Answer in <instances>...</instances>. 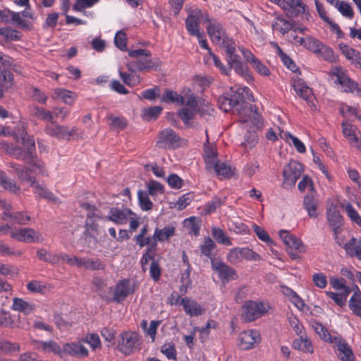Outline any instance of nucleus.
I'll use <instances>...</instances> for the list:
<instances>
[{
  "label": "nucleus",
  "mask_w": 361,
  "mask_h": 361,
  "mask_svg": "<svg viewBox=\"0 0 361 361\" xmlns=\"http://www.w3.org/2000/svg\"><path fill=\"white\" fill-rule=\"evenodd\" d=\"M228 68H231L239 75H245L248 72L247 66L240 61V56L235 52L228 54L226 56Z\"/></svg>",
  "instance_id": "23"
},
{
  "label": "nucleus",
  "mask_w": 361,
  "mask_h": 361,
  "mask_svg": "<svg viewBox=\"0 0 361 361\" xmlns=\"http://www.w3.org/2000/svg\"><path fill=\"white\" fill-rule=\"evenodd\" d=\"M347 255L361 260V238L352 237L347 243L341 245Z\"/></svg>",
  "instance_id": "24"
},
{
  "label": "nucleus",
  "mask_w": 361,
  "mask_h": 361,
  "mask_svg": "<svg viewBox=\"0 0 361 361\" xmlns=\"http://www.w3.org/2000/svg\"><path fill=\"white\" fill-rule=\"evenodd\" d=\"M149 195L147 191L139 190L137 191V199L140 209L142 211L151 210L153 207V203L149 199Z\"/></svg>",
  "instance_id": "48"
},
{
  "label": "nucleus",
  "mask_w": 361,
  "mask_h": 361,
  "mask_svg": "<svg viewBox=\"0 0 361 361\" xmlns=\"http://www.w3.org/2000/svg\"><path fill=\"white\" fill-rule=\"evenodd\" d=\"M39 347L41 348L45 352H53L55 354H60L61 349L60 346L56 342L53 341H40L39 343Z\"/></svg>",
  "instance_id": "62"
},
{
  "label": "nucleus",
  "mask_w": 361,
  "mask_h": 361,
  "mask_svg": "<svg viewBox=\"0 0 361 361\" xmlns=\"http://www.w3.org/2000/svg\"><path fill=\"white\" fill-rule=\"evenodd\" d=\"M16 139L18 142H21L25 148L24 149L5 140H0V149L17 159L25 161L29 164L31 169H25L22 166L16 163L11 164V168L14 169L16 175L21 181L27 182L30 184V186L34 190L33 192L36 197L43 198L53 202H58L59 198L56 197L53 192L37 183L36 178L31 176L29 173V171L33 170L42 176H47V172L44 169L43 162L39 160L36 157L34 137L28 135L24 126H22L16 135Z\"/></svg>",
  "instance_id": "1"
},
{
  "label": "nucleus",
  "mask_w": 361,
  "mask_h": 361,
  "mask_svg": "<svg viewBox=\"0 0 361 361\" xmlns=\"http://www.w3.org/2000/svg\"><path fill=\"white\" fill-rule=\"evenodd\" d=\"M212 268L218 274L219 278L223 282L236 280L238 278L236 271L219 258L212 259Z\"/></svg>",
  "instance_id": "13"
},
{
  "label": "nucleus",
  "mask_w": 361,
  "mask_h": 361,
  "mask_svg": "<svg viewBox=\"0 0 361 361\" xmlns=\"http://www.w3.org/2000/svg\"><path fill=\"white\" fill-rule=\"evenodd\" d=\"M81 267L92 271L104 269L105 265L99 259H92L88 258H82Z\"/></svg>",
  "instance_id": "51"
},
{
  "label": "nucleus",
  "mask_w": 361,
  "mask_h": 361,
  "mask_svg": "<svg viewBox=\"0 0 361 361\" xmlns=\"http://www.w3.org/2000/svg\"><path fill=\"white\" fill-rule=\"evenodd\" d=\"M333 74L336 78L335 82L339 84L344 92L355 93L361 97V85L352 80L342 68H336Z\"/></svg>",
  "instance_id": "9"
},
{
  "label": "nucleus",
  "mask_w": 361,
  "mask_h": 361,
  "mask_svg": "<svg viewBox=\"0 0 361 361\" xmlns=\"http://www.w3.org/2000/svg\"><path fill=\"white\" fill-rule=\"evenodd\" d=\"M184 227L188 229V233L197 236L200 235V224L197 218L190 216L184 220Z\"/></svg>",
  "instance_id": "47"
},
{
  "label": "nucleus",
  "mask_w": 361,
  "mask_h": 361,
  "mask_svg": "<svg viewBox=\"0 0 361 361\" xmlns=\"http://www.w3.org/2000/svg\"><path fill=\"white\" fill-rule=\"evenodd\" d=\"M202 20L204 23H208L207 31L212 42L216 44L224 42L227 35L222 24L216 19L209 18L206 13L202 15Z\"/></svg>",
  "instance_id": "7"
},
{
  "label": "nucleus",
  "mask_w": 361,
  "mask_h": 361,
  "mask_svg": "<svg viewBox=\"0 0 361 361\" xmlns=\"http://www.w3.org/2000/svg\"><path fill=\"white\" fill-rule=\"evenodd\" d=\"M216 247L215 242L210 237L204 238L203 244L200 246L201 254L207 257L210 259L211 264L212 263V259L216 258L214 257L215 255L213 254V251Z\"/></svg>",
  "instance_id": "43"
},
{
  "label": "nucleus",
  "mask_w": 361,
  "mask_h": 361,
  "mask_svg": "<svg viewBox=\"0 0 361 361\" xmlns=\"http://www.w3.org/2000/svg\"><path fill=\"white\" fill-rule=\"evenodd\" d=\"M12 61L11 57L0 51V64L4 67L0 71V80L2 82L11 81L13 80L12 73L6 69L11 66Z\"/></svg>",
  "instance_id": "34"
},
{
  "label": "nucleus",
  "mask_w": 361,
  "mask_h": 361,
  "mask_svg": "<svg viewBox=\"0 0 361 361\" xmlns=\"http://www.w3.org/2000/svg\"><path fill=\"white\" fill-rule=\"evenodd\" d=\"M270 308L269 305L261 301L247 300L242 306L241 318L244 322H254L264 316Z\"/></svg>",
  "instance_id": "4"
},
{
  "label": "nucleus",
  "mask_w": 361,
  "mask_h": 361,
  "mask_svg": "<svg viewBox=\"0 0 361 361\" xmlns=\"http://www.w3.org/2000/svg\"><path fill=\"white\" fill-rule=\"evenodd\" d=\"M11 309L14 311H18L27 315L34 312L35 305L28 302L22 298H14Z\"/></svg>",
  "instance_id": "36"
},
{
  "label": "nucleus",
  "mask_w": 361,
  "mask_h": 361,
  "mask_svg": "<svg viewBox=\"0 0 361 361\" xmlns=\"http://www.w3.org/2000/svg\"><path fill=\"white\" fill-rule=\"evenodd\" d=\"M303 171V166L297 161H291L283 171V184L294 186L300 178Z\"/></svg>",
  "instance_id": "12"
},
{
  "label": "nucleus",
  "mask_w": 361,
  "mask_h": 361,
  "mask_svg": "<svg viewBox=\"0 0 361 361\" xmlns=\"http://www.w3.org/2000/svg\"><path fill=\"white\" fill-rule=\"evenodd\" d=\"M260 340V334L257 330H247L239 335L238 345L243 350H250L259 343Z\"/></svg>",
  "instance_id": "19"
},
{
  "label": "nucleus",
  "mask_w": 361,
  "mask_h": 361,
  "mask_svg": "<svg viewBox=\"0 0 361 361\" xmlns=\"http://www.w3.org/2000/svg\"><path fill=\"white\" fill-rule=\"evenodd\" d=\"M293 22L284 18L282 16H277L272 22L273 30L279 32L282 35L288 34L293 29Z\"/></svg>",
  "instance_id": "31"
},
{
  "label": "nucleus",
  "mask_w": 361,
  "mask_h": 361,
  "mask_svg": "<svg viewBox=\"0 0 361 361\" xmlns=\"http://www.w3.org/2000/svg\"><path fill=\"white\" fill-rule=\"evenodd\" d=\"M20 351V345L6 339H0V353L6 355H13Z\"/></svg>",
  "instance_id": "42"
},
{
  "label": "nucleus",
  "mask_w": 361,
  "mask_h": 361,
  "mask_svg": "<svg viewBox=\"0 0 361 361\" xmlns=\"http://www.w3.org/2000/svg\"><path fill=\"white\" fill-rule=\"evenodd\" d=\"M204 61L206 64H212L217 68L220 73L225 75H229L231 73V68L226 67L220 60L219 57L214 54L212 51L204 56Z\"/></svg>",
  "instance_id": "35"
},
{
  "label": "nucleus",
  "mask_w": 361,
  "mask_h": 361,
  "mask_svg": "<svg viewBox=\"0 0 361 361\" xmlns=\"http://www.w3.org/2000/svg\"><path fill=\"white\" fill-rule=\"evenodd\" d=\"M279 236L286 245V250L291 259H298L300 254L306 252L305 245L301 239L291 234L289 231L285 230L280 231Z\"/></svg>",
  "instance_id": "6"
},
{
  "label": "nucleus",
  "mask_w": 361,
  "mask_h": 361,
  "mask_svg": "<svg viewBox=\"0 0 361 361\" xmlns=\"http://www.w3.org/2000/svg\"><path fill=\"white\" fill-rule=\"evenodd\" d=\"M0 35L4 37L5 39L10 41H17L21 38L20 32L8 27L0 28Z\"/></svg>",
  "instance_id": "57"
},
{
  "label": "nucleus",
  "mask_w": 361,
  "mask_h": 361,
  "mask_svg": "<svg viewBox=\"0 0 361 361\" xmlns=\"http://www.w3.org/2000/svg\"><path fill=\"white\" fill-rule=\"evenodd\" d=\"M11 237L19 242L27 243H42L44 238L41 233L31 228H19L11 232Z\"/></svg>",
  "instance_id": "11"
},
{
  "label": "nucleus",
  "mask_w": 361,
  "mask_h": 361,
  "mask_svg": "<svg viewBox=\"0 0 361 361\" xmlns=\"http://www.w3.org/2000/svg\"><path fill=\"white\" fill-rule=\"evenodd\" d=\"M134 212L128 208L111 207L106 219L118 225L126 224Z\"/></svg>",
  "instance_id": "18"
},
{
  "label": "nucleus",
  "mask_w": 361,
  "mask_h": 361,
  "mask_svg": "<svg viewBox=\"0 0 361 361\" xmlns=\"http://www.w3.org/2000/svg\"><path fill=\"white\" fill-rule=\"evenodd\" d=\"M44 131L47 135L51 137H54L57 139L68 140L76 133L77 128L75 127H73L71 129H68L66 126L48 125L46 126Z\"/></svg>",
  "instance_id": "20"
},
{
  "label": "nucleus",
  "mask_w": 361,
  "mask_h": 361,
  "mask_svg": "<svg viewBox=\"0 0 361 361\" xmlns=\"http://www.w3.org/2000/svg\"><path fill=\"white\" fill-rule=\"evenodd\" d=\"M142 336L136 331H123L118 340L117 348L125 355H130L141 350Z\"/></svg>",
  "instance_id": "2"
},
{
  "label": "nucleus",
  "mask_w": 361,
  "mask_h": 361,
  "mask_svg": "<svg viewBox=\"0 0 361 361\" xmlns=\"http://www.w3.org/2000/svg\"><path fill=\"white\" fill-rule=\"evenodd\" d=\"M157 252V246L155 245V243H152L150 246H148L146 249L145 252L142 255L141 258V264L143 268L145 269V267L148 264L149 261H156L155 260V255Z\"/></svg>",
  "instance_id": "52"
},
{
  "label": "nucleus",
  "mask_w": 361,
  "mask_h": 361,
  "mask_svg": "<svg viewBox=\"0 0 361 361\" xmlns=\"http://www.w3.org/2000/svg\"><path fill=\"white\" fill-rule=\"evenodd\" d=\"M128 56L135 59L134 64L140 71L157 70L161 65V62L158 58H151L152 53L148 49L129 50Z\"/></svg>",
  "instance_id": "3"
},
{
  "label": "nucleus",
  "mask_w": 361,
  "mask_h": 361,
  "mask_svg": "<svg viewBox=\"0 0 361 361\" xmlns=\"http://www.w3.org/2000/svg\"><path fill=\"white\" fill-rule=\"evenodd\" d=\"M331 343H334L336 347L338 357L342 361H354L355 355L351 346L341 336H334Z\"/></svg>",
  "instance_id": "16"
},
{
  "label": "nucleus",
  "mask_w": 361,
  "mask_h": 361,
  "mask_svg": "<svg viewBox=\"0 0 361 361\" xmlns=\"http://www.w3.org/2000/svg\"><path fill=\"white\" fill-rule=\"evenodd\" d=\"M341 127L344 137L348 140L353 146L359 148L360 142L355 134L357 128L347 121L343 122Z\"/></svg>",
  "instance_id": "32"
},
{
  "label": "nucleus",
  "mask_w": 361,
  "mask_h": 361,
  "mask_svg": "<svg viewBox=\"0 0 361 361\" xmlns=\"http://www.w3.org/2000/svg\"><path fill=\"white\" fill-rule=\"evenodd\" d=\"M293 348L302 351V353L312 354L314 352V347L311 340L307 336V334L299 336L293 341Z\"/></svg>",
  "instance_id": "30"
},
{
  "label": "nucleus",
  "mask_w": 361,
  "mask_h": 361,
  "mask_svg": "<svg viewBox=\"0 0 361 361\" xmlns=\"http://www.w3.org/2000/svg\"><path fill=\"white\" fill-rule=\"evenodd\" d=\"M327 220L334 232L336 234L341 230L343 217L336 206L329 207L327 210Z\"/></svg>",
  "instance_id": "28"
},
{
  "label": "nucleus",
  "mask_w": 361,
  "mask_h": 361,
  "mask_svg": "<svg viewBox=\"0 0 361 361\" xmlns=\"http://www.w3.org/2000/svg\"><path fill=\"white\" fill-rule=\"evenodd\" d=\"M119 75L123 82L130 87H135L139 85L141 82L140 76L133 71H131V73H126L120 71Z\"/></svg>",
  "instance_id": "46"
},
{
  "label": "nucleus",
  "mask_w": 361,
  "mask_h": 361,
  "mask_svg": "<svg viewBox=\"0 0 361 361\" xmlns=\"http://www.w3.org/2000/svg\"><path fill=\"white\" fill-rule=\"evenodd\" d=\"M54 98L61 99L64 103L68 105H72L75 101V94L74 92L63 89V88H56L54 90Z\"/></svg>",
  "instance_id": "44"
},
{
  "label": "nucleus",
  "mask_w": 361,
  "mask_h": 361,
  "mask_svg": "<svg viewBox=\"0 0 361 361\" xmlns=\"http://www.w3.org/2000/svg\"><path fill=\"white\" fill-rule=\"evenodd\" d=\"M241 100L240 108H247L249 106L247 100L254 102V96L251 90L247 87H239L235 92Z\"/></svg>",
  "instance_id": "45"
},
{
  "label": "nucleus",
  "mask_w": 361,
  "mask_h": 361,
  "mask_svg": "<svg viewBox=\"0 0 361 361\" xmlns=\"http://www.w3.org/2000/svg\"><path fill=\"white\" fill-rule=\"evenodd\" d=\"M292 87L298 96L307 102L308 105L313 104L312 102V91L305 81L299 76H293L291 79Z\"/></svg>",
  "instance_id": "17"
},
{
  "label": "nucleus",
  "mask_w": 361,
  "mask_h": 361,
  "mask_svg": "<svg viewBox=\"0 0 361 361\" xmlns=\"http://www.w3.org/2000/svg\"><path fill=\"white\" fill-rule=\"evenodd\" d=\"M304 206L310 217L315 218L317 216V209L318 203L312 195H307L305 197Z\"/></svg>",
  "instance_id": "49"
},
{
  "label": "nucleus",
  "mask_w": 361,
  "mask_h": 361,
  "mask_svg": "<svg viewBox=\"0 0 361 361\" xmlns=\"http://www.w3.org/2000/svg\"><path fill=\"white\" fill-rule=\"evenodd\" d=\"M0 327L19 328L18 323L16 321V317L10 312L0 308Z\"/></svg>",
  "instance_id": "40"
},
{
  "label": "nucleus",
  "mask_w": 361,
  "mask_h": 361,
  "mask_svg": "<svg viewBox=\"0 0 361 361\" xmlns=\"http://www.w3.org/2000/svg\"><path fill=\"white\" fill-rule=\"evenodd\" d=\"M180 305L183 306L185 314L190 317H197L204 312V309L197 301L187 297L181 298Z\"/></svg>",
  "instance_id": "27"
},
{
  "label": "nucleus",
  "mask_w": 361,
  "mask_h": 361,
  "mask_svg": "<svg viewBox=\"0 0 361 361\" xmlns=\"http://www.w3.org/2000/svg\"><path fill=\"white\" fill-rule=\"evenodd\" d=\"M316 4V8L319 13V17L326 23L329 24L337 32L338 35H342V31L336 23H334L330 18L327 16L326 11L324 8V6L319 4L317 1L315 2Z\"/></svg>",
  "instance_id": "50"
},
{
  "label": "nucleus",
  "mask_w": 361,
  "mask_h": 361,
  "mask_svg": "<svg viewBox=\"0 0 361 361\" xmlns=\"http://www.w3.org/2000/svg\"><path fill=\"white\" fill-rule=\"evenodd\" d=\"M212 235L219 244L230 246L232 245L231 239L225 234L224 231L217 227H214L212 231Z\"/></svg>",
  "instance_id": "54"
},
{
  "label": "nucleus",
  "mask_w": 361,
  "mask_h": 361,
  "mask_svg": "<svg viewBox=\"0 0 361 361\" xmlns=\"http://www.w3.org/2000/svg\"><path fill=\"white\" fill-rule=\"evenodd\" d=\"M196 109L183 107L178 111V116L184 123H188L195 116Z\"/></svg>",
  "instance_id": "63"
},
{
  "label": "nucleus",
  "mask_w": 361,
  "mask_h": 361,
  "mask_svg": "<svg viewBox=\"0 0 361 361\" xmlns=\"http://www.w3.org/2000/svg\"><path fill=\"white\" fill-rule=\"evenodd\" d=\"M226 259L232 264L247 261H259L261 257L257 252L248 247H234L229 250Z\"/></svg>",
  "instance_id": "8"
},
{
  "label": "nucleus",
  "mask_w": 361,
  "mask_h": 361,
  "mask_svg": "<svg viewBox=\"0 0 361 361\" xmlns=\"http://www.w3.org/2000/svg\"><path fill=\"white\" fill-rule=\"evenodd\" d=\"M312 326L316 333L325 341L331 343L334 340V337L331 336L328 329L324 327L320 322L314 321L312 323Z\"/></svg>",
  "instance_id": "53"
},
{
  "label": "nucleus",
  "mask_w": 361,
  "mask_h": 361,
  "mask_svg": "<svg viewBox=\"0 0 361 361\" xmlns=\"http://www.w3.org/2000/svg\"><path fill=\"white\" fill-rule=\"evenodd\" d=\"M349 309L353 313L361 317V291L355 285V290L349 300Z\"/></svg>",
  "instance_id": "39"
},
{
  "label": "nucleus",
  "mask_w": 361,
  "mask_h": 361,
  "mask_svg": "<svg viewBox=\"0 0 361 361\" xmlns=\"http://www.w3.org/2000/svg\"><path fill=\"white\" fill-rule=\"evenodd\" d=\"M176 228L173 226H165L163 228H156L152 238V243H155L157 246V242H164L175 235Z\"/></svg>",
  "instance_id": "29"
},
{
  "label": "nucleus",
  "mask_w": 361,
  "mask_h": 361,
  "mask_svg": "<svg viewBox=\"0 0 361 361\" xmlns=\"http://www.w3.org/2000/svg\"><path fill=\"white\" fill-rule=\"evenodd\" d=\"M161 352L169 359L177 360V352L175 344L173 342L165 343L161 347Z\"/></svg>",
  "instance_id": "58"
},
{
  "label": "nucleus",
  "mask_w": 361,
  "mask_h": 361,
  "mask_svg": "<svg viewBox=\"0 0 361 361\" xmlns=\"http://www.w3.org/2000/svg\"><path fill=\"white\" fill-rule=\"evenodd\" d=\"M34 114L39 119L49 121L54 123V114L49 110L42 107L35 106L34 108Z\"/></svg>",
  "instance_id": "61"
},
{
  "label": "nucleus",
  "mask_w": 361,
  "mask_h": 361,
  "mask_svg": "<svg viewBox=\"0 0 361 361\" xmlns=\"http://www.w3.org/2000/svg\"><path fill=\"white\" fill-rule=\"evenodd\" d=\"M180 138L171 128H166L158 135L156 146L161 149H176L180 145Z\"/></svg>",
  "instance_id": "10"
},
{
  "label": "nucleus",
  "mask_w": 361,
  "mask_h": 361,
  "mask_svg": "<svg viewBox=\"0 0 361 361\" xmlns=\"http://www.w3.org/2000/svg\"><path fill=\"white\" fill-rule=\"evenodd\" d=\"M216 175L220 178H231L235 175V168L226 162H218L213 167Z\"/></svg>",
  "instance_id": "37"
},
{
  "label": "nucleus",
  "mask_w": 361,
  "mask_h": 361,
  "mask_svg": "<svg viewBox=\"0 0 361 361\" xmlns=\"http://www.w3.org/2000/svg\"><path fill=\"white\" fill-rule=\"evenodd\" d=\"M204 161L207 167H214L219 162L216 149L208 147L204 149Z\"/></svg>",
  "instance_id": "59"
},
{
  "label": "nucleus",
  "mask_w": 361,
  "mask_h": 361,
  "mask_svg": "<svg viewBox=\"0 0 361 361\" xmlns=\"http://www.w3.org/2000/svg\"><path fill=\"white\" fill-rule=\"evenodd\" d=\"M270 45L276 49V54L283 64L290 71L295 72L298 68L293 61L282 50L276 42H270Z\"/></svg>",
  "instance_id": "38"
},
{
  "label": "nucleus",
  "mask_w": 361,
  "mask_h": 361,
  "mask_svg": "<svg viewBox=\"0 0 361 361\" xmlns=\"http://www.w3.org/2000/svg\"><path fill=\"white\" fill-rule=\"evenodd\" d=\"M135 283L129 279H124L119 280L114 288L113 296L101 295L103 300L108 302H117L120 303L125 300L128 295L135 292Z\"/></svg>",
  "instance_id": "5"
},
{
  "label": "nucleus",
  "mask_w": 361,
  "mask_h": 361,
  "mask_svg": "<svg viewBox=\"0 0 361 361\" xmlns=\"http://www.w3.org/2000/svg\"><path fill=\"white\" fill-rule=\"evenodd\" d=\"M3 212L1 219L10 221L19 225H26L31 217L25 212H12V206L10 204H2Z\"/></svg>",
  "instance_id": "14"
},
{
  "label": "nucleus",
  "mask_w": 361,
  "mask_h": 361,
  "mask_svg": "<svg viewBox=\"0 0 361 361\" xmlns=\"http://www.w3.org/2000/svg\"><path fill=\"white\" fill-rule=\"evenodd\" d=\"M63 351L70 355L86 357L89 355L87 348L81 342L67 343L63 346Z\"/></svg>",
  "instance_id": "26"
},
{
  "label": "nucleus",
  "mask_w": 361,
  "mask_h": 361,
  "mask_svg": "<svg viewBox=\"0 0 361 361\" xmlns=\"http://www.w3.org/2000/svg\"><path fill=\"white\" fill-rule=\"evenodd\" d=\"M322 44V42L319 40L309 36L303 39L302 45L307 49L317 54Z\"/></svg>",
  "instance_id": "56"
},
{
  "label": "nucleus",
  "mask_w": 361,
  "mask_h": 361,
  "mask_svg": "<svg viewBox=\"0 0 361 361\" xmlns=\"http://www.w3.org/2000/svg\"><path fill=\"white\" fill-rule=\"evenodd\" d=\"M243 110L245 111V116H243V114L240 115L242 122H247L251 120L256 126L262 123V117L256 105L249 104V106L247 108H244Z\"/></svg>",
  "instance_id": "33"
},
{
  "label": "nucleus",
  "mask_w": 361,
  "mask_h": 361,
  "mask_svg": "<svg viewBox=\"0 0 361 361\" xmlns=\"http://www.w3.org/2000/svg\"><path fill=\"white\" fill-rule=\"evenodd\" d=\"M345 210L350 220L361 228V216L353 206L348 203L345 206Z\"/></svg>",
  "instance_id": "64"
},
{
  "label": "nucleus",
  "mask_w": 361,
  "mask_h": 361,
  "mask_svg": "<svg viewBox=\"0 0 361 361\" xmlns=\"http://www.w3.org/2000/svg\"><path fill=\"white\" fill-rule=\"evenodd\" d=\"M161 101L164 103H175L179 106L185 104V97L169 89L165 90Z\"/></svg>",
  "instance_id": "41"
},
{
  "label": "nucleus",
  "mask_w": 361,
  "mask_h": 361,
  "mask_svg": "<svg viewBox=\"0 0 361 361\" xmlns=\"http://www.w3.org/2000/svg\"><path fill=\"white\" fill-rule=\"evenodd\" d=\"M281 8L290 17H298L305 13L307 6L302 0H283Z\"/></svg>",
  "instance_id": "22"
},
{
  "label": "nucleus",
  "mask_w": 361,
  "mask_h": 361,
  "mask_svg": "<svg viewBox=\"0 0 361 361\" xmlns=\"http://www.w3.org/2000/svg\"><path fill=\"white\" fill-rule=\"evenodd\" d=\"M239 50L247 63H250L259 74L263 76H269L271 74L269 68L257 58L250 50L244 47H240Z\"/></svg>",
  "instance_id": "15"
},
{
  "label": "nucleus",
  "mask_w": 361,
  "mask_h": 361,
  "mask_svg": "<svg viewBox=\"0 0 361 361\" xmlns=\"http://www.w3.org/2000/svg\"><path fill=\"white\" fill-rule=\"evenodd\" d=\"M200 11L195 13H190L185 20V28L188 33L192 36H198L200 35V18L202 15H204Z\"/></svg>",
  "instance_id": "25"
},
{
  "label": "nucleus",
  "mask_w": 361,
  "mask_h": 361,
  "mask_svg": "<svg viewBox=\"0 0 361 361\" xmlns=\"http://www.w3.org/2000/svg\"><path fill=\"white\" fill-rule=\"evenodd\" d=\"M240 104L241 100L238 98V94L235 93L219 99V108L225 112L235 109L238 111L240 115L244 114V110L243 108H240Z\"/></svg>",
  "instance_id": "21"
},
{
  "label": "nucleus",
  "mask_w": 361,
  "mask_h": 361,
  "mask_svg": "<svg viewBox=\"0 0 361 361\" xmlns=\"http://www.w3.org/2000/svg\"><path fill=\"white\" fill-rule=\"evenodd\" d=\"M147 193L154 197L164 192V185L154 180H149L147 184Z\"/></svg>",
  "instance_id": "55"
},
{
  "label": "nucleus",
  "mask_w": 361,
  "mask_h": 361,
  "mask_svg": "<svg viewBox=\"0 0 361 361\" xmlns=\"http://www.w3.org/2000/svg\"><path fill=\"white\" fill-rule=\"evenodd\" d=\"M11 22L15 24L17 27L23 29L30 30L31 23L26 20L23 19V17L19 12L12 11Z\"/></svg>",
  "instance_id": "60"
}]
</instances>
